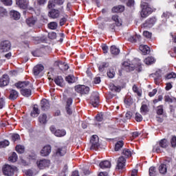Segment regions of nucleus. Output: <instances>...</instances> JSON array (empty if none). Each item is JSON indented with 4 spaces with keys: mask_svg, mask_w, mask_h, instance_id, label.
I'll list each match as a JSON object with an SVG mask.
<instances>
[{
    "mask_svg": "<svg viewBox=\"0 0 176 176\" xmlns=\"http://www.w3.org/2000/svg\"><path fill=\"white\" fill-rule=\"evenodd\" d=\"M151 0H142L140 8L142 9L141 17L145 19L148 17L151 13H152V8L148 2H150Z\"/></svg>",
    "mask_w": 176,
    "mask_h": 176,
    "instance_id": "f03ea898",
    "label": "nucleus"
},
{
    "mask_svg": "<svg viewBox=\"0 0 176 176\" xmlns=\"http://www.w3.org/2000/svg\"><path fill=\"white\" fill-rule=\"evenodd\" d=\"M111 12L113 13H122V12H124V6L122 5L114 6L111 9Z\"/></svg>",
    "mask_w": 176,
    "mask_h": 176,
    "instance_id": "aec40b11",
    "label": "nucleus"
},
{
    "mask_svg": "<svg viewBox=\"0 0 176 176\" xmlns=\"http://www.w3.org/2000/svg\"><path fill=\"white\" fill-rule=\"evenodd\" d=\"M47 116L46 114L41 115L38 117V122L41 123V124H45L47 122Z\"/></svg>",
    "mask_w": 176,
    "mask_h": 176,
    "instance_id": "c9c22d12",
    "label": "nucleus"
},
{
    "mask_svg": "<svg viewBox=\"0 0 176 176\" xmlns=\"http://www.w3.org/2000/svg\"><path fill=\"white\" fill-rule=\"evenodd\" d=\"M72 105V99L71 98H67L66 107H71Z\"/></svg>",
    "mask_w": 176,
    "mask_h": 176,
    "instance_id": "774afa93",
    "label": "nucleus"
},
{
    "mask_svg": "<svg viewBox=\"0 0 176 176\" xmlns=\"http://www.w3.org/2000/svg\"><path fill=\"white\" fill-rule=\"evenodd\" d=\"M36 164L38 167L41 169L45 168V167H48L50 164V161L49 160H41L36 162Z\"/></svg>",
    "mask_w": 176,
    "mask_h": 176,
    "instance_id": "9b49d317",
    "label": "nucleus"
},
{
    "mask_svg": "<svg viewBox=\"0 0 176 176\" xmlns=\"http://www.w3.org/2000/svg\"><path fill=\"white\" fill-rule=\"evenodd\" d=\"M164 101L166 102H173V101H174V99H173L171 97H170L169 96H164Z\"/></svg>",
    "mask_w": 176,
    "mask_h": 176,
    "instance_id": "bf43d9fd",
    "label": "nucleus"
},
{
    "mask_svg": "<svg viewBox=\"0 0 176 176\" xmlns=\"http://www.w3.org/2000/svg\"><path fill=\"white\" fill-rule=\"evenodd\" d=\"M10 142L8 140H4L0 142V148H6V146H9Z\"/></svg>",
    "mask_w": 176,
    "mask_h": 176,
    "instance_id": "c03bdc74",
    "label": "nucleus"
},
{
    "mask_svg": "<svg viewBox=\"0 0 176 176\" xmlns=\"http://www.w3.org/2000/svg\"><path fill=\"white\" fill-rule=\"evenodd\" d=\"M122 69H124L126 72H129L130 71H134V67L131 66L130 63L128 62H124L122 64Z\"/></svg>",
    "mask_w": 176,
    "mask_h": 176,
    "instance_id": "412c9836",
    "label": "nucleus"
},
{
    "mask_svg": "<svg viewBox=\"0 0 176 176\" xmlns=\"http://www.w3.org/2000/svg\"><path fill=\"white\" fill-rule=\"evenodd\" d=\"M9 162H12V163H14L17 162V154L16 153H12L11 156L8 158Z\"/></svg>",
    "mask_w": 176,
    "mask_h": 176,
    "instance_id": "4c0bfd02",
    "label": "nucleus"
},
{
    "mask_svg": "<svg viewBox=\"0 0 176 176\" xmlns=\"http://www.w3.org/2000/svg\"><path fill=\"white\" fill-rule=\"evenodd\" d=\"M122 155L127 159L128 157H131L133 153L131 151L130 149L124 148L122 151Z\"/></svg>",
    "mask_w": 176,
    "mask_h": 176,
    "instance_id": "2f4dec72",
    "label": "nucleus"
},
{
    "mask_svg": "<svg viewBox=\"0 0 176 176\" xmlns=\"http://www.w3.org/2000/svg\"><path fill=\"white\" fill-rule=\"evenodd\" d=\"M129 42H132V43H135V42H140V41H141V36L138 34L135 36H131L129 38Z\"/></svg>",
    "mask_w": 176,
    "mask_h": 176,
    "instance_id": "bb28decb",
    "label": "nucleus"
},
{
    "mask_svg": "<svg viewBox=\"0 0 176 176\" xmlns=\"http://www.w3.org/2000/svg\"><path fill=\"white\" fill-rule=\"evenodd\" d=\"M11 138L13 142H16V141H20V135L17 133H14L12 135Z\"/></svg>",
    "mask_w": 176,
    "mask_h": 176,
    "instance_id": "79ce46f5",
    "label": "nucleus"
},
{
    "mask_svg": "<svg viewBox=\"0 0 176 176\" xmlns=\"http://www.w3.org/2000/svg\"><path fill=\"white\" fill-rule=\"evenodd\" d=\"M25 174L26 176H32L34 175V172H32L31 169H29L28 170H25Z\"/></svg>",
    "mask_w": 176,
    "mask_h": 176,
    "instance_id": "0e129e2a",
    "label": "nucleus"
},
{
    "mask_svg": "<svg viewBox=\"0 0 176 176\" xmlns=\"http://www.w3.org/2000/svg\"><path fill=\"white\" fill-rule=\"evenodd\" d=\"M41 113V111H39V109L38 108V105L34 104L32 109V111L31 112V116L32 118H36L38 115Z\"/></svg>",
    "mask_w": 176,
    "mask_h": 176,
    "instance_id": "5701e85b",
    "label": "nucleus"
},
{
    "mask_svg": "<svg viewBox=\"0 0 176 176\" xmlns=\"http://www.w3.org/2000/svg\"><path fill=\"white\" fill-rule=\"evenodd\" d=\"M149 110L148 109V106L146 104H142L141 108H140V111L141 113H144L145 115V113H146V112H148Z\"/></svg>",
    "mask_w": 176,
    "mask_h": 176,
    "instance_id": "a18cd8bd",
    "label": "nucleus"
},
{
    "mask_svg": "<svg viewBox=\"0 0 176 176\" xmlns=\"http://www.w3.org/2000/svg\"><path fill=\"white\" fill-rule=\"evenodd\" d=\"M159 171L160 174H166V173H167V166L164 164H162L159 167Z\"/></svg>",
    "mask_w": 176,
    "mask_h": 176,
    "instance_id": "e433bc0d",
    "label": "nucleus"
},
{
    "mask_svg": "<svg viewBox=\"0 0 176 176\" xmlns=\"http://www.w3.org/2000/svg\"><path fill=\"white\" fill-rule=\"evenodd\" d=\"M109 65V64L107 63H101L99 66V71H100V72H102V71H104V68H107V67H108Z\"/></svg>",
    "mask_w": 176,
    "mask_h": 176,
    "instance_id": "8fccbe9b",
    "label": "nucleus"
},
{
    "mask_svg": "<svg viewBox=\"0 0 176 176\" xmlns=\"http://www.w3.org/2000/svg\"><path fill=\"white\" fill-rule=\"evenodd\" d=\"M99 166L100 168H111V162L108 160L101 162Z\"/></svg>",
    "mask_w": 176,
    "mask_h": 176,
    "instance_id": "393cba45",
    "label": "nucleus"
},
{
    "mask_svg": "<svg viewBox=\"0 0 176 176\" xmlns=\"http://www.w3.org/2000/svg\"><path fill=\"white\" fill-rule=\"evenodd\" d=\"M50 131H52L53 134H54V135H56V137H64V135L67 134V131H65V130L64 129L56 130V127H54V126H51L50 127Z\"/></svg>",
    "mask_w": 176,
    "mask_h": 176,
    "instance_id": "423d86ee",
    "label": "nucleus"
},
{
    "mask_svg": "<svg viewBox=\"0 0 176 176\" xmlns=\"http://www.w3.org/2000/svg\"><path fill=\"white\" fill-rule=\"evenodd\" d=\"M135 119L136 122H142V116L140 113H136Z\"/></svg>",
    "mask_w": 176,
    "mask_h": 176,
    "instance_id": "3c124183",
    "label": "nucleus"
},
{
    "mask_svg": "<svg viewBox=\"0 0 176 176\" xmlns=\"http://www.w3.org/2000/svg\"><path fill=\"white\" fill-rule=\"evenodd\" d=\"M41 109L43 111H47L50 108V104L49 103V100L46 99H43L41 101Z\"/></svg>",
    "mask_w": 176,
    "mask_h": 176,
    "instance_id": "f3484780",
    "label": "nucleus"
},
{
    "mask_svg": "<svg viewBox=\"0 0 176 176\" xmlns=\"http://www.w3.org/2000/svg\"><path fill=\"white\" fill-rule=\"evenodd\" d=\"M65 80L69 83H75L78 82V77H75L74 75H68L65 77Z\"/></svg>",
    "mask_w": 176,
    "mask_h": 176,
    "instance_id": "4be33fe9",
    "label": "nucleus"
},
{
    "mask_svg": "<svg viewBox=\"0 0 176 176\" xmlns=\"http://www.w3.org/2000/svg\"><path fill=\"white\" fill-rule=\"evenodd\" d=\"M26 23L29 27H33V25H35V23H36V18L30 17L26 19Z\"/></svg>",
    "mask_w": 176,
    "mask_h": 176,
    "instance_id": "cd10ccee",
    "label": "nucleus"
},
{
    "mask_svg": "<svg viewBox=\"0 0 176 176\" xmlns=\"http://www.w3.org/2000/svg\"><path fill=\"white\" fill-rule=\"evenodd\" d=\"M50 17L52 19H57L60 16V11L57 10H52V11L49 12Z\"/></svg>",
    "mask_w": 176,
    "mask_h": 176,
    "instance_id": "a878e982",
    "label": "nucleus"
},
{
    "mask_svg": "<svg viewBox=\"0 0 176 176\" xmlns=\"http://www.w3.org/2000/svg\"><path fill=\"white\" fill-rule=\"evenodd\" d=\"M17 89H22L21 93L24 97H30L31 96V84L29 81L19 82L15 84Z\"/></svg>",
    "mask_w": 176,
    "mask_h": 176,
    "instance_id": "f257e3e1",
    "label": "nucleus"
},
{
    "mask_svg": "<svg viewBox=\"0 0 176 176\" xmlns=\"http://www.w3.org/2000/svg\"><path fill=\"white\" fill-rule=\"evenodd\" d=\"M176 78V74L174 72L168 74L165 76V79L168 80V79H174Z\"/></svg>",
    "mask_w": 176,
    "mask_h": 176,
    "instance_id": "09e8293b",
    "label": "nucleus"
},
{
    "mask_svg": "<svg viewBox=\"0 0 176 176\" xmlns=\"http://www.w3.org/2000/svg\"><path fill=\"white\" fill-rule=\"evenodd\" d=\"M157 21L156 17L153 16L146 21L144 23H143V27L144 28H151V27H153Z\"/></svg>",
    "mask_w": 176,
    "mask_h": 176,
    "instance_id": "9d476101",
    "label": "nucleus"
},
{
    "mask_svg": "<svg viewBox=\"0 0 176 176\" xmlns=\"http://www.w3.org/2000/svg\"><path fill=\"white\" fill-rule=\"evenodd\" d=\"M90 104H91L94 108H97V107H98V104H100V96H98V94H92L91 96Z\"/></svg>",
    "mask_w": 176,
    "mask_h": 176,
    "instance_id": "6e6552de",
    "label": "nucleus"
},
{
    "mask_svg": "<svg viewBox=\"0 0 176 176\" xmlns=\"http://www.w3.org/2000/svg\"><path fill=\"white\" fill-rule=\"evenodd\" d=\"M10 47H12V44H10V41H3L0 43V50H1L3 53L9 52Z\"/></svg>",
    "mask_w": 176,
    "mask_h": 176,
    "instance_id": "0eeeda50",
    "label": "nucleus"
},
{
    "mask_svg": "<svg viewBox=\"0 0 176 176\" xmlns=\"http://www.w3.org/2000/svg\"><path fill=\"white\" fill-rule=\"evenodd\" d=\"M107 76L112 79L113 78H115V70L113 69H111L107 72Z\"/></svg>",
    "mask_w": 176,
    "mask_h": 176,
    "instance_id": "de8ad7c7",
    "label": "nucleus"
},
{
    "mask_svg": "<svg viewBox=\"0 0 176 176\" xmlns=\"http://www.w3.org/2000/svg\"><path fill=\"white\" fill-rule=\"evenodd\" d=\"M110 52H111V54H113V56H118V54H119V53H120V50H119V48L116 47V46L112 45L110 48Z\"/></svg>",
    "mask_w": 176,
    "mask_h": 176,
    "instance_id": "c85d7f7f",
    "label": "nucleus"
},
{
    "mask_svg": "<svg viewBox=\"0 0 176 176\" xmlns=\"http://www.w3.org/2000/svg\"><path fill=\"white\" fill-rule=\"evenodd\" d=\"M54 82L57 85V86H60V87H64V78L62 76H57L54 78Z\"/></svg>",
    "mask_w": 176,
    "mask_h": 176,
    "instance_id": "6ab92c4d",
    "label": "nucleus"
},
{
    "mask_svg": "<svg viewBox=\"0 0 176 176\" xmlns=\"http://www.w3.org/2000/svg\"><path fill=\"white\" fill-rule=\"evenodd\" d=\"M16 168H13L10 165H6L3 168V173L4 175L12 176L14 175Z\"/></svg>",
    "mask_w": 176,
    "mask_h": 176,
    "instance_id": "1a4fd4ad",
    "label": "nucleus"
},
{
    "mask_svg": "<svg viewBox=\"0 0 176 176\" xmlns=\"http://www.w3.org/2000/svg\"><path fill=\"white\" fill-rule=\"evenodd\" d=\"M8 14V12L6 11V10H5V8L0 7V16H1V17H3V16H6Z\"/></svg>",
    "mask_w": 176,
    "mask_h": 176,
    "instance_id": "864d4df0",
    "label": "nucleus"
},
{
    "mask_svg": "<svg viewBox=\"0 0 176 176\" xmlns=\"http://www.w3.org/2000/svg\"><path fill=\"white\" fill-rule=\"evenodd\" d=\"M143 35H144V36H145V38H147L148 39L152 38V33H151V32H149L148 31H144L143 32Z\"/></svg>",
    "mask_w": 176,
    "mask_h": 176,
    "instance_id": "13d9d810",
    "label": "nucleus"
},
{
    "mask_svg": "<svg viewBox=\"0 0 176 176\" xmlns=\"http://www.w3.org/2000/svg\"><path fill=\"white\" fill-rule=\"evenodd\" d=\"M123 145H124V142H123V140L117 142L115 145L116 152H118L120 149H122V148H123Z\"/></svg>",
    "mask_w": 176,
    "mask_h": 176,
    "instance_id": "f704fd0d",
    "label": "nucleus"
},
{
    "mask_svg": "<svg viewBox=\"0 0 176 176\" xmlns=\"http://www.w3.org/2000/svg\"><path fill=\"white\" fill-rule=\"evenodd\" d=\"M1 1L3 3V5H6V6H10V5H12V0H1Z\"/></svg>",
    "mask_w": 176,
    "mask_h": 176,
    "instance_id": "4d7b16f0",
    "label": "nucleus"
},
{
    "mask_svg": "<svg viewBox=\"0 0 176 176\" xmlns=\"http://www.w3.org/2000/svg\"><path fill=\"white\" fill-rule=\"evenodd\" d=\"M102 50L103 51V53H104V54L108 53V50H109L108 46H107L105 44H103L102 45Z\"/></svg>",
    "mask_w": 176,
    "mask_h": 176,
    "instance_id": "680f3d73",
    "label": "nucleus"
},
{
    "mask_svg": "<svg viewBox=\"0 0 176 176\" xmlns=\"http://www.w3.org/2000/svg\"><path fill=\"white\" fill-rule=\"evenodd\" d=\"M133 91H134V93H136V94H138V96L139 97H141L142 94L141 92H140V91L138 90V87L135 85L133 86Z\"/></svg>",
    "mask_w": 176,
    "mask_h": 176,
    "instance_id": "5fc2aeb1",
    "label": "nucleus"
},
{
    "mask_svg": "<svg viewBox=\"0 0 176 176\" xmlns=\"http://www.w3.org/2000/svg\"><path fill=\"white\" fill-rule=\"evenodd\" d=\"M52 152V147L49 145L45 146L41 151V156H49Z\"/></svg>",
    "mask_w": 176,
    "mask_h": 176,
    "instance_id": "2eb2a0df",
    "label": "nucleus"
},
{
    "mask_svg": "<svg viewBox=\"0 0 176 176\" xmlns=\"http://www.w3.org/2000/svg\"><path fill=\"white\" fill-rule=\"evenodd\" d=\"M15 149L18 153H24V146L17 145Z\"/></svg>",
    "mask_w": 176,
    "mask_h": 176,
    "instance_id": "37998d69",
    "label": "nucleus"
},
{
    "mask_svg": "<svg viewBox=\"0 0 176 176\" xmlns=\"http://www.w3.org/2000/svg\"><path fill=\"white\" fill-rule=\"evenodd\" d=\"M19 97V92L17 91L12 89L10 92V100H16Z\"/></svg>",
    "mask_w": 176,
    "mask_h": 176,
    "instance_id": "7c9ffc66",
    "label": "nucleus"
},
{
    "mask_svg": "<svg viewBox=\"0 0 176 176\" xmlns=\"http://www.w3.org/2000/svg\"><path fill=\"white\" fill-rule=\"evenodd\" d=\"M10 16L14 20H19L21 17L19 12L14 10L10 12Z\"/></svg>",
    "mask_w": 176,
    "mask_h": 176,
    "instance_id": "72a5a7b5",
    "label": "nucleus"
},
{
    "mask_svg": "<svg viewBox=\"0 0 176 176\" xmlns=\"http://www.w3.org/2000/svg\"><path fill=\"white\" fill-rule=\"evenodd\" d=\"M54 7V1L53 0H50L48 2L47 8L49 9H53Z\"/></svg>",
    "mask_w": 176,
    "mask_h": 176,
    "instance_id": "052dcab7",
    "label": "nucleus"
},
{
    "mask_svg": "<svg viewBox=\"0 0 176 176\" xmlns=\"http://www.w3.org/2000/svg\"><path fill=\"white\" fill-rule=\"evenodd\" d=\"M156 93H157V89H153L152 91L148 93V96H149V97H153V96H155L156 94Z\"/></svg>",
    "mask_w": 176,
    "mask_h": 176,
    "instance_id": "69168bd1",
    "label": "nucleus"
},
{
    "mask_svg": "<svg viewBox=\"0 0 176 176\" xmlns=\"http://www.w3.org/2000/svg\"><path fill=\"white\" fill-rule=\"evenodd\" d=\"M96 119L98 122H102L104 118H102V114H98L96 117Z\"/></svg>",
    "mask_w": 176,
    "mask_h": 176,
    "instance_id": "338daca9",
    "label": "nucleus"
},
{
    "mask_svg": "<svg viewBox=\"0 0 176 176\" xmlns=\"http://www.w3.org/2000/svg\"><path fill=\"white\" fill-rule=\"evenodd\" d=\"M168 146V141L167 139L161 140L158 144L153 146V152H156L157 153H162L163 149H166Z\"/></svg>",
    "mask_w": 176,
    "mask_h": 176,
    "instance_id": "7ed1b4c3",
    "label": "nucleus"
},
{
    "mask_svg": "<svg viewBox=\"0 0 176 176\" xmlns=\"http://www.w3.org/2000/svg\"><path fill=\"white\" fill-rule=\"evenodd\" d=\"M111 19L113 21H115L116 25H117V27H120V25H122V21L119 19V16L117 14L113 15Z\"/></svg>",
    "mask_w": 176,
    "mask_h": 176,
    "instance_id": "473e14b6",
    "label": "nucleus"
},
{
    "mask_svg": "<svg viewBox=\"0 0 176 176\" xmlns=\"http://www.w3.org/2000/svg\"><path fill=\"white\" fill-rule=\"evenodd\" d=\"M90 142L91 144L90 149L91 151H97L98 149V146H100L98 136L97 135H92Z\"/></svg>",
    "mask_w": 176,
    "mask_h": 176,
    "instance_id": "20e7f679",
    "label": "nucleus"
},
{
    "mask_svg": "<svg viewBox=\"0 0 176 176\" xmlns=\"http://www.w3.org/2000/svg\"><path fill=\"white\" fill-rule=\"evenodd\" d=\"M125 164L126 158L123 156L120 157L118 160L117 168H118V170H122Z\"/></svg>",
    "mask_w": 176,
    "mask_h": 176,
    "instance_id": "4468645a",
    "label": "nucleus"
},
{
    "mask_svg": "<svg viewBox=\"0 0 176 176\" xmlns=\"http://www.w3.org/2000/svg\"><path fill=\"white\" fill-rule=\"evenodd\" d=\"M139 49L144 54H149L151 53V48L148 45H140Z\"/></svg>",
    "mask_w": 176,
    "mask_h": 176,
    "instance_id": "b1692460",
    "label": "nucleus"
},
{
    "mask_svg": "<svg viewBox=\"0 0 176 176\" xmlns=\"http://www.w3.org/2000/svg\"><path fill=\"white\" fill-rule=\"evenodd\" d=\"M149 175L150 176H156L157 175V170H156V168L154 166H151L149 168Z\"/></svg>",
    "mask_w": 176,
    "mask_h": 176,
    "instance_id": "58836bf2",
    "label": "nucleus"
},
{
    "mask_svg": "<svg viewBox=\"0 0 176 176\" xmlns=\"http://www.w3.org/2000/svg\"><path fill=\"white\" fill-rule=\"evenodd\" d=\"M75 91L81 95L87 94L90 91V88L86 85H76L75 87Z\"/></svg>",
    "mask_w": 176,
    "mask_h": 176,
    "instance_id": "39448f33",
    "label": "nucleus"
},
{
    "mask_svg": "<svg viewBox=\"0 0 176 176\" xmlns=\"http://www.w3.org/2000/svg\"><path fill=\"white\" fill-rule=\"evenodd\" d=\"M155 61V58L152 56H148L144 59V63L146 65H151V64H154Z\"/></svg>",
    "mask_w": 176,
    "mask_h": 176,
    "instance_id": "c756f323",
    "label": "nucleus"
},
{
    "mask_svg": "<svg viewBox=\"0 0 176 176\" xmlns=\"http://www.w3.org/2000/svg\"><path fill=\"white\" fill-rule=\"evenodd\" d=\"M43 69H45V67H43V65H36L34 69H33V72H34V74L36 76H38V75L39 74H41V72L42 71H43Z\"/></svg>",
    "mask_w": 176,
    "mask_h": 176,
    "instance_id": "a211bd4d",
    "label": "nucleus"
},
{
    "mask_svg": "<svg viewBox=\"0 0 176 176\" xmlns=\"http://www.w3.org/2000/svg\"><path fill=\"white\" fill-rule=\"evenodd\" d=\"M48 38L50 39H56V38H57V34L54 32H50L48 34Z\"/></svg>",
    "mask_w": 176,
    "mask_h": 176,
    "instance_id": "603ef678",
    "label": "nucleus"
},
{
    "mask_svg": "<svg viewBox=\"0 0 176 176\" xmlns=\"http://www.w3.org/2000/svg\"><path fill=\"white\" fill-rule=\"evenodd\" d=\"M57 27H58V24L56 22H51L48 24V28L50 30H57Z\"/></svg>",
    "mask_w": 176,
    "mask_h": 176,
    "instance_id": "a19ab883",
    "label": "nucleus"
},
{
    "mask_svg": "<svg viewBox=\"0 0 176 176\" xmlns=\"http://www.w3.org/2000/svg\"><path fill=\"white\" fill-rule=\"evenodd\" d=\"M109 89L111 91H116V93H119L120 91V87L115 86L113 84H111L109 86Z\"/></svg>",
    "mask_w": 176,
    "mask_h": 176,
    "instance_id": "ea45409f",
    "label": "nucleus"
},
{
    "mask_svg": "<svg viewBox=\"0 0 176 176\" xmlns=\"http://www.w3.org/2000/svg\"><path fill=\"white\" fill-rule=\"evenodd\" d=\"M67 153V146L66 145H61L57 148L56 151V156H64Z\"/></svg>",
    "mask_w": 176,
    "mask_h": 176,
    "instance_id": "f8f14e48",
    "label": "nucleus"
},
{
    "mask_svg": "<svg viewBox=\"0 0 176 176\" xmlns=\"http://www.w3.org/2000/svg\"><path fill=\"white\" fill-rule=\"evenodd\" d=\"M163 112H164L163 107L162 105L158 106L157 107V115H163Z\"/></svg>",
    "mask_w": 176,
    "mask_h": 176,
    "instance_id": "6e6d98bb",
    "label": "nucleus"
},
{
    "mask_svg": "<svg viewBox=\"0 0 176 176\" xmlns=\"http://www.w3.org/2000/svg\"><path fill=\"white\" fill-rule=\"evenodd\" d=\"M170 16H171V13L168 11L164 12L162 14V17H164L165 19H168Z\"/></svg>",
    "mask_w": 176,
    "mask_h": 176,
    "instance_id": "e2e57ef3",
    "label": "nucleus"
},
{
    "mask_svg": "<svg viewBox=\"0 0 176 176\" xmlns=\"http://www.w3.org/2000/svg\"><path fill=\"white\" fill-rule=\"evenodd\" d=\"M16 3L21 9H27L28 6L27 0H16Z\"/></svg>",
    "mask_w": 176,
    "mask_h": 176,
    "instance_id": "dca6fc26",
    "label": "nucleus"
},
{
    "mask_svg": "<svg viewBox=\"0 0 176 176\" xmlns=\"http://www.w3.org/2000/svg\"><path fill=\"white\" fill-rule=\"evenodd\" d=\"M170 144L172 148H175L176 147V136L173 135L170 140Z\"/></svg>",
    "mask_w": 176,
    "mask_h": 176,
    "instance_id": "49530a36",
    "label": "nucleus"
},
{
    "mask_svg": "<svg viewBox=\"0 0 176 176\" xmlns=\"http://www.w3.org/2000/svg\"><path fill=\"white\" fill-rule=\"evenodd\" d=\"M9 76L7 74L3 75V77L0 78V87H5V86H8L9 85Z\"/></svg>",
    "mask_w": 176,
    "mask_h": 176,
    "instance_id": "ddd939ff",
    "label": "nucleus"
}]
</instances>
